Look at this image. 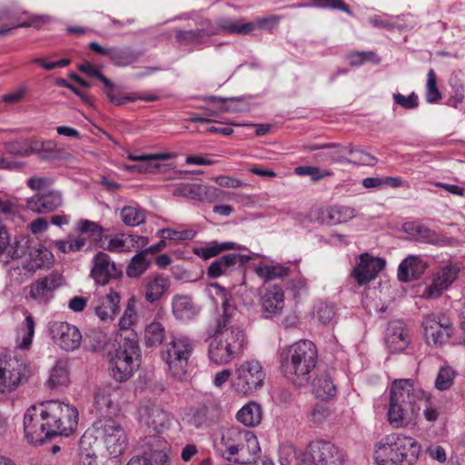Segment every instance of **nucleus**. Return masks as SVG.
<instances>
[{
	"instance_id": "41",
	"label": "nucleus",
	"mask_w": 465,
	"mask_h": 465,
	"mask_svg": "<svg viewBox=\"0 0 465 465\" xmlns=\"http://www.w3.org/2000/svg\"><path fill=\"white\" fill-rule=\"evenodd\" d=\"M218 34V30H189L178 31L176 33L177 40L184 45H201L203 44L211 35Z\"/></svg>"
},
{
	"instance_id": "22",
	"label": "nucleus",
	"mask_w": 465,
	"mask_h": 465,
	"mask_svg": "<svg viewBox=\"0 0 465 465\" xmlns=\"http://www.w3.org/2000/svg\"><path fill=\"white\" fill-rule=\"evenodd\" d=\"M120 302V294L111 290L108 293L96 297L92 302L91 309L100 321L111 322L119 311Z\"/></svg>"
},
{
	"instance_id": "13",
	"label": "nucleus",
	"mask_w": 465,
	"mask_h": 465,
	"mask_svg": "<svg viewBox=\"0 0 465 465\" xmlns=\"http://www.w3.org/2000/svg\"><path fill=\"white\" fill-rule=\"evenodd\" d=\"M305 465H344L345 456L341 450L329 441H312L307 446Z\"/></svg>"
},
{
	"instance_id": "6",
	"label": "nucleus",
	"mask_w": 465,
	"mask_h": 465,
	"mask_svg": "<svg viewBox=\"0 0 465 465\" xmlns=\"http://www.w3.org/2000/svg\"><path fill=\"white\" fill-rule=\"evenodd\" d=\"M101 440L113 457L121 455L127 445L123 426L112 417L96 419L92 427L81 437L82 447L92 445V439Z\"/></svg>"
},
{
	"instance_id": "55",
	"label": "nucleus",
	"mask_w": 465,
	"mask_h": 465,
	"mask_svg": "<svg viewBox=\"0 0 465 465\" xmlns=\"http://www.w3.org/2000/svg\"><path fill=\"white\" fill-rule=\"evenodd\" d=\"M335 309L332 304L319 302L314 307L313 316L322 324H329L335 317Z\"/></svg>"
},
{
	"instance_id": "25",
	"label": "nucleus",
	"mask_w": 465,
	"mask_h": 465,
	"mask_svg": "<svg viewBox=\"0 0 465 465\" xmlns=\"http://www.w3.org/2000/svg\"><path fill=\"white\" fill-rule=\"evenodd\" d=\"M60 285H62V278L56 274H50L30 285L29 296L38 302H46Z\"/></svg>"
},
{
	"instance_id": "16",
	"label": "nucleus",
	"mask_w": 465,
	"mask_h": 465,
	"mask_svg": "<svg viewBox=\"0 0 465 465\" xmlns=\"http://www.w3.org/2000/svg\"><path fill=\"white\" fill-rule=\"evenodd\" d=\"M138 422L149 432L161 433L169 428L170 415L160 406L148 402L140 407Z\"/></svg>"
},
{
	"instance_id": "58",
	"label": "nucleus",
	"mask_w": 465,
	"mask_h": 465,
	"mask_svg": "<svg viewBox=\"0 0 465 465\" xmlns=\"http://www.w3.org/2000/svg\"><path fill=\"white\" fill-rule=\"evenodd\" d=\"M210 101L221 102L222 105L220 106V110L222 112L239 113L243 110L242 99L239 97L221 98L211 96Z\"/></svg>"
},
{
	"instance_id": "9",
	"label": "nucleus",
	"mask_w": 465,
	"mask_h": 465,
	"mask_svg": "<svg viewBox=\"0 0 465 465\" xmlns=\"http://www.w3.org/2000/svg\"><path fill=\"white\" fill-rule=\"evenodd\" d=\"M46 401L30 406L24 415L25 437L30 444H42L53 437Z\"/></svg>"
},
{
	"instance_id": "56",
	"label": "nucleus",
	"mask_w": 465,
	"mask_h": 465,
	"mask_svg": "<svg viewBox=\"0 0 465 465\" xmlns=\"http://www.w3.org/2000/svg\"><path fill=\"white\" fill-rule=\"evenodd\" d=\"M455 375L456 372L452 368L441 367L435 379V387L439 391L448 390L452 385Z\"/></svg>"
},
{
	"instance_id": "29",
	"label": "nucleus",
	"mask_w": 465,
	"mask_h": 465,
	"mask_svg": "<svg viewBox=\"0 0 465 465\" xmlns=\"http://www.w3.org/2000/svg\"><path fill=\"white\" fill-rule=\"evenodd\" d=\"M172 312L179 321H190L200 312V307L187 295L175 294L172 299Z\"/></svg>"
},
{
	"instance_id": "15",
	"label": "nucleus",
	"mask_w": 465,
	"mask_h": 465,
	"mask_svg": "<svg viewBox=\"0 0 465 465\" xmlns=\"http://www.w3.org/2000/svg\"><path fill=\"white\" fill-rule=\"evenodd\" d=\"M48 331L54 342L64 351H75L81 344V331L76 326L66 322H52Z\"/></svg>"
},
{
	"instance_id": "54",
	"label": "nucleus",
	"mask_w": 465,
	"mask_h": 465,
	"mask_svg": "<svg viewBox=\"0 0 465 465\" xmlns=\"http://www.w3.org/2000/svg\"><path fill=\"white\" fill-rule=\"evenodd\" d=\"M312 3L298 4V7H318V8H331L341 10L344 13L352 15L351 11L343 0H311Z\"/></svg>"
},
{
	"instance_id": "35",
	"label": "nucleus",
	"mask_w": 465,
	"mask_h": 465,
	"mask_svg": "<svg viewBox=\"0 0 465 465\" xmlns=\"http://www.w3.org/2000/svg\"><path fill=\"white\" fill-rule=\"evenodd\" d=\"M237 420L247 427H254L261 423L262 411L261 406L251 401L242 406L236 414Z\"/></svg>"
},
{
	"instance_id": "24",
	"label": "nucleus",
	"mask_w": 465,
	"mask_h": 465,
	"mask_svg": "<svg viewBox=\"0 0 465 465\" xmlns=\"http://www.w3.org/2000/svg\"><path fill=\"white\" fill-rule=\"evenodd\" d=\"M63 195L59 191L51 190L38 193L26 200V207L35 213H49L63 205Z\"/></svg>"
},
{
	"instance_id": "23",
	"label": "nucleus",
	"mask_w": 465,
	"mask_h": 465,
	"mask_svg": "<svg viewBox=\"0 0 465 465\" xmlns=\"http://www.w3.org/2000/svg\"><path fill=\"white\" fill-rule=\"evenodd\" d=\"M459 272L456 265H447L439 270L432 277L431 283L425 288L422 297L427 299L438 298L455 281Z\"/></svg>"
},
{
	"instance_id": "34",
	"label": "nucleus",
	"mask_w": 465,
	"mask_h": 465,
	"mask_svg": "<svg viewBox=\"0 0 465 465\" xmlns=\"http://www.w3.org/2000/svg\"><path fill=\"white\" fill-rule=\"evenodd\" d=\"M69 383V363L67 360L60 359L55 361L50 371L47 385L51 389L66 386Z\"/></svg>"
},
{
	"instance_id": "42",
	"label": "nucleus",
	"mask_w": 465,
	"mask_h": 465,
	"mask_svg": "<svg viewBox=\"0 0 465 465\" xmlns=\"http://www.w3.org/2000/svg\"><path fill=\"white\" fill-rule=\"evenodd\" d=\"M135 239L141 240L142 242L147 243V238L134 235H116L108 241L105 249L112 252H123L130 251L129 242H136Z\"/></svg>"
},
{
	"instance_id": "36",
	"label": "nucleus",
	"mask_w": 465,
	"mask_h": 465,
	"mask_svg": "<svg viewBox=\"0 0 465 465\" xmlns=\"http://www.w3.org/2000/svg\"><path fill=\"white\" fill-rule=\"evenodd\" d=\"M307 456V448L298 452L292 444H282L279 450L281 465H305L303 460H308Z\"/></svg>"
},
{
	"instance_id": "21",
	"label": "nucleus",
	"mask_w": 465,
	"mask_h": 465,
	"mask_svg": "<svg viewBox=\"0 0 465 465\" xmlns=\"http://www.w3.org/2000/svg\"><path fill=\"white\" fill-rule=\"evenodd\" d=\"M255 256H257V254L251 252L247 253H229L223 255L211 263L207 273L211 278H217L223 274H228L232 272L237 265L243 266Z\"/></svg>"
},
{
	"instance_id": "64",
	"label": "nucleus",
	"mask_w": 465,
	"mask_h": 465,
	"mask_svg": "<svg viewBox=\"0 0 465 465\" xmlns=\"http://www.w3.org/2000/svg\"><path fill=\"white\" fill-rule=\"evenodd\" d=\"M79 465H99L97 456L92 450L91 445L82 447V444L80 443Z\"/></svg>"
},
{
	"instance_id": "17",
	"label": "nucleus",
	"mask_w": 465,
	"mask_h": 465,
	"mask_svg": "<svg viewBox=\"0 0 465 465\" xmlns=\"http://www.w3.org/2000/svg\"><path fill=\"white\" fill-rule=\"evenodd\" d=\"M386 262L380 257H374L368 252L358 256L356 265L353 267L351 277L362 286L374 280L379 272L385 267Z\"/></svg>"
},
{
	"instance_id": "61",
	"label": "nucleus",
	"mask_w": 465,
	"mask_h": 465,
	"mask_svg": "<svg viewBox=\"0 0 465 465\" xmlns=\"http://www.w3.org/2000/svg\"><path fill=\"white\" fill-rule=\"evenodd\" d=\"M78 69L89 77H95L99 79L108 88L112 89L114 86L111 80L106 78L93 64L89 62H84L79 64Z\"/></svg>"
},
{
	"instance_id": "26",
	"label": "nucleus",
	"mask_w": 465,
	"mask_h": 465,
	"mask_svg": "<svg viewBox=\"0 0 465 465\" xmlns=\"http://www.w3.org/2000/svg\"><path fill=\"white\" fill-rule=\"evenodd\" d=\"M216 192L217 189L213 186L184 183L173 189V195L183 196L199 202H211L216 196Z\"/></svg>"
},
{
	"instance_id": "27",
	"label": "nucleus",
	"mask_w": 465,
	"mask_h": 465,
	"mask_svg": "<svg viewBox=\"0 0 465 465\" xmlns=\"http://www.w3.org/2000/svg\"><path fill=\"white\" fill-rule=\"evenodd\" d=\"M385 342L391 352H401L407 348L410 341L405 330V324L402 322L392 321L389 323Z\"/></svg>"
},
{
	"instance_id": "31",
	"label": "nucleus",
	"mask_w": 465,
	"mask_h": 465,
	"mask_svg": "<svg viewBox=\"0 0 465 465\" xmlns=\"http://www.w3.org/2000/svg\"><path fill=\"white\" fill-rule=\"evenodd\" d=\"M54 262V255L50 250L41 243L33 245L29 251V258L25 266L26 270L35 272L49 268Z\"/></svg>"
},
{
	"instance_id": "5",
	"label": "nucleus",
	"mask_w": 465,
	"mask_h": 465,
	"mask_svg": "<svg viewBox=\"0 0 465 465\" xmlns=\"http://www.w3.org/2000/svg\"><path fill=\"white\" fill-rule=\"evenodd\" d=\"M221 444L223 456L229 461L250 464L260 450L256 435L248 430L232 427L223 430Z\"/></svg>"
},
{
	"instance_id": "43",
	"label": "nucleus",
	"mask_w": 465,
	"mask_h": 465,
	"mask_svg": "<svg viewBox=\"0 0 465 465\" xmlns=\"http://www.w3.org/2000/svg\"><path fill=\"white\" fill-rule=\"evenodd\" d=\"M137 301L134 297L128 299L123 315L119 319L118 327L121 331L131 330L138 322L139 316L136 311Z\"/></svg>"
},
{
	"instance_id": "57",
	"label": "nucleus",
	"mask_w": 465,
	"mask_h": 465,
	"mask_svg": "<svg viewBox=\"0 0 465 465\" xmlns=\"http://www.w3.org/2000/svg\"><path fill=\"white\" fill-rule=\"evenodd\" d=\"M441 99V94L437 87V78L434 71L430 69L427 74L426 101L429 104L437 103Z\"/></svg>"
},
{
	"instance_id": "38",
	"label": "nucleus",
	"mask_w": 465,
	"mask_h": 465,
	"mask_svg": "<svg viewBox=\"0 0 465 465\" xmlns=\"http://www.w3.org/2000/svg\"><path fill=\"white\" fill-rule=\"evenodd\" d=\"M254 27L252 23L232 18H222L218 22V29L227 34L248 35L254 30Z\"/></svg>"
},
{
	"instance_id": "2",
	"label": "nucleus",
	"mask_w": 465,
	"mask_h": 465,
	"mask_svg": "<svg viewBox=\"0 0 465 465\" xmlns=\"http://www.w3.org/2000/svg\"><path fill=\"white\" fill-rule=\"evenodd\" d=\"M426 402L425 391L416 387L411 380L394 381L391 387V402L387 412L389 423L396 429L413 425L421 404Z\"/></svg>"
},
{
	"instance_id": "33",
	"label": "nucleus",
	"mask_w": 465,
	"mask_h": 465,
	"mask_svg": "<svg viewBox=\"0 0 465 465\" xmlns=\"http://www.w3.org/2000/svg\"><path fill=\"white\" fill-rule=\"evenodd\" d=\"M312 392L316 398L322 401L334 397L337 388L332 377L327 371L319 372L312 381Z\"/></svg>"
},
{
	"instance_id": "39",
	"label": "nucleus",
	"mask_w": 465,
	"mask_h": 465,
	"mask_svg": "<svg viewBox=\"0 0 465 465\" xmlns=\"http://www.w3.org/2000/svg\"><path fill=\"white\" fill-rule=\"evenodd\" d=\"M165 334V328L161 322H152L144 328V343L147 347H157L163 343Z\"/></svg>"
},
{
	"instance_id": "53",
	"label": "nucleus",
	"mask_w": 465,
	"mask_h": 465,
	"mask_svg": "<svg viewBox=\"0 0 465 465\" xmlns=\"http://www.w3.org/2000/svg\"><path fill=\"white\" fill-rule=\"evenodd\" d=\"M158 234L163 240H171L175 242H182L193 239L196 235V231L193 229L177 231L174 229L167 228L160 230Z\"/></svg>"
},
{
	"instance_id": "11",
	"label": "nucleus",
	"mask_w": 465,
	"mask_h": 465,
	"mask_svg": "<svg viewBox=\"0 0 465 465\" xmlns=\"http://www.w3.org/2000/svg\"><path fill=\"white\" fill-rule=\"evenodd\" d=\"M52 435L68 437L74 433L78 425V411L74 405L58 401H47Z\"/></svg>"
},
{
	"instance_id": "49",
	"label": "nucleus",
	"mask_w": 465,
	"mask_h": 465,
	"mask_svg": "<svg viewBox=\"0 0 465 465\" xmlns=\"http://www.w3.org/2000/svg\"><path fill=\"white\" fill-rule=\"evenodd\" d=\"M356 210L350 206L335 205L328 210V218L334 224L347 223L356 216Z\"/></svg>"
},
{
	"instance_id": "52",
	"label": "nucleus",
	"mask_w": 465,
	"mask_h": 465,
	"mask_svg": "<svg viewBox=\"0 0 465 465\" xmlns=\"http://www.w3.org/2000/svg\"><path fill=\"white\" fill-rule=\"evenodd\" d=\"M348 154L351 155V158L347 157V163H350L372 166L377 162L376 158L371 153L361 148H355L351 144L348 145Z\"/></svg>"
},
{
	"instance_id": "47",
	"label": "nucleus",
	"mask_w": 465,
	"mask_h": 465,
	"mask_svg": "<svg viewBox=\"0 0 465 465\" xmlns=\"http://www.w3.org/2000/svg\"><path fill=\"white\" fill-rule=\"evenodd\" d=\"M403 230L422 242L429 243L438 242V235L436 232L421 224L406 223L403 224Z\"/></svg>"
},
{
	"instance_id": "12",
	"label": "nucleus",
	"mask_w": 465,
	"mask_h": 465,
	"mask_svg": "<svg viewBox=\"0 0 465 465\" xmlns=\"http://www.w3.org/2000/svg\"><path fill=\"white\" fill-rule=\"evenodd\" d=\"M29 376V366L23 360L12 356L0 359V393L15 391Z\"/></svg>"
},
{
	"instance_id": "40",
	"label": "nucleus",
	"mask_w": 465,
	"mask_h": 465,
	"mask_svg": "<svg viewBox=\"0 0 465 465\" xmlns=\"http://www.w3.org/2000/svg\"><path fill=\"white\" fill-rule=\"evenodd\" d=\"M328 149L329 151L324 154L327 160L332 163H347L348 145L342 146L337 143H323L313 145L311 150H322Z\"/></svg>"
},
{
	"instance_id": "32",
	"label": "nucleus",
	"mask_w": 465,
	"mask_h": 465,
	"mask_svg": "<svg viewBox=\"0 0 465 465\" xmlns=\"http://www.w3.org/2000/svg\"><path fill=\"white\" fill-rule=\"evenodd\" d=\"M262 306L266 317L280 313L284 307L283 291L276 285L270 287L262 298Z\"/></svg>"
},
{
	"instance_id": "59",
	"label": "nucleus",
	"mask_w": 465,
	"mask_h": 465,
	"mask_svg": "<svg viewBox=\"0 0 465 465\" xmlns=\"http://www.w3.org/2000/svg\"><path fill=\"white\" fill-rule=\"evenodd\" d=\"M294 173L299 176H311L312 180L314 182L332 174L331 172L328 170H321L316 166H299L294 169Z\"/></svg>"
},
{
	"instance_id": "63",
	"label": "nucleus",
	"mask_w": 465,
	"mask_h": 465,
	"mask_svg": "<svg viewBox=\"0 0 465 465\" xmlns=\"http://www.w3.org/2000/svg\"><path fill=\"white\" fill-rule=\"evenodd\" d=\"M54 183V179L49 176H31L26 180V185L33 191H43Z\"/></svg>"
},
{
	"instance_id": "1",
	"label": "nucleus",
	"mask_w": 465,
	"mask_h": 465,
	"mask_svg": "<svg viewBox=\"0 0 465 465\" xmlns=\"http://www.w3.org/2000/svg\"><path fill=\"white\" fill-rule=\"evenodd\" d=\"M210 292L215 302L221 304L222 312H219L211 327L212 340L209 343L208 357L215 365H226L243 353L248 344L247 335L244 330L235 323L237 309L232 298L228 297L227 291L218 284H213Z\"/></svg>"
},
{
	"instance_id": "10",
	"label": "nucleus",
	"mask_w": 465,
	"mask_h": 465,
	"mask_svg": "<svg viewBox=\"0 0 465 465\" xmlns=\"http://www.w3.org/2000/svg\"><path fill=\"white\" fill-rule=\"evenodd\" d=\"M265 378L266 372L259 361L245 360L236 366L232 387L236 393L248 395L260 389Z\"/></svg>"
},
{
	"instance_id": "18",
	"label": "nucleus",
	"mask_w": 465,
	"mask_h": 465,
	"mask_svg": "<svg viewBox=\"0 0 465 465\" xmlns=\"http://www.w3.org/2000/svg\"><path fill=\"white\" fill-rule=\"evenodd\" d=\"M423 326L428 343L444 344L451 335L452 328L450 320L442 314H432L426 317Z\"/></svg>"
},
{
	"instance_id": "14",
	"label": "nucleus",
	"mask_w": 465,
	"mask_h": 465,
	"mask_svg": "<svg viewBox=\"0 0 465 465\" xmlns=\"http://www.w3.org/2000/svg\"><path fill=\"white\" fill-rule=\"evenodd\" d=\"M124 405V392L119 387L105 386L94 395L93 412L99 418L118 414Z\"/></svg>"
},
{
	"instance_id": "48",
	"label": "nucleus",
	"mask_w": 465,
	"mask_h": 465,
	"mask_svg": "<svg viewBox=\"0 0 465 465\" xmlns=\"http://www.w3.org/2000/svg\"><path fill=\"white\" fill-rule=\"evenodd\" d=\"M109 58L115 65L124 67L134 63L138 54L129 48L111 47Z\"/></svg>"
},
{
	"instance_id": "60",
	"label": "nucleus",
	"mask_w": 465,
	"mask_h": 465,
	"mask_svg": "<svg viewBox=\"0 0 465 465\" xmlns=\"http://www.w3.org/2000/svg\"><path fill=\"white\" fill-rule=\"evenodd\" d=\"M346 60L351 66H360L366 61H374L376 64L380 59L376 58L375 53L368 52H351L346 55Z\"/></svg>"
},
{
	"instance_id": "7",
	"label": "nucleus",
	"mask_w": 465,
	"mask_h": 465,
	"mask_svg": "<svg viewBox=\"0 0 465 465\" xmlns=\"http://www.w3.org/2000/svg\"><path fill=\"white\" fill-rule=\"evenodd\" d=\"M140 347L134 339H124V342L109 353V370L112 377L119 382L130 379L139 367Z\"/></svg>"
},
{
	"instance_id": "19",
	"label": "nucleus",
	"mask_w": 465,
	"mask_h": 465,
	"mask_svg": "<svg viewBox=\"0 0 465 465\" xmlns=\"http://www.w3.org/2000/svg\"><path fill=\"white\" fill-rule=\"evenodd\" d=\"M143 456L156 465H171V445L160 435L146 436L141 442Z\"/></svg>"
},
{
	"instance_id": "62",
	"label": "nucleus",
	"mask_w": 465,
	"mask_h": 465,
	"mask_svg": "<svg viewBox=\"0 0 465 465\" xmlns=\"http://www.w3.org/2000/svg\"><path fill=\"white\" fill-rule=\"evenodd\" d=\"M78 230L81 232L90 234V236L95 241L101 240L104 234V229L102 228V226L89 220L79 221Z\"/></svg>"
},
{
	"instance_id": "3",
	"label": "nucleus",
	"mask_w": 465,
	"mask_h": 465,
	"mask_svg": "<svg viewBox=\"0 0 465 465\" xmlns=\"http://www.w3.org/2000/svg\"><path fill=\"white\" fill-rule=\"evenodd\" d=\"M421 446L416 439L403 433L383 437L375 446L377 465H414L420 455Z\"/></svg>"
},
{
	"instance_id": "20",
	"label": "nucleus",
	"mask_w": 465,
	"mask_h": 465,
	"mask_svg": "<svg viewBox=\"0 0 465 465\" xmlns=\"http://www.w3.org/2000/svg\"><path fill=\"white\" fill-rule=\"evenodd\" d=\"M92 262L93 267L90 275L99 285H105L111 279L118 278L122 274L114 262L104 252H97Z\"/></svg>"
},
{
	"instance_id": "28",
	"label": "nucleus",
	"mask_w": 465,
	"mask_h": 465,
	"mask_svg": "<svg viewBox=\"0 0 465 465\" xmlns=\"http://www.w3.org/2000/svg\"><path fill=\"white\" fill-rule=\"evenodd\" d=\"M427 269V263L417 255L405 258L399 265L398 278L401 282H408L419 278Z\"/></svg>"
},
{
	"instance_id": "30",
	"label": "nucleus",
	"mask_w": 465,
	"mask_h": 465,
	"mask_svg": "<svg viewBox=\"0 0 465 465\" xmlns=\"http://www.w3.org/2000/svg\"><path fill=\"white\" fill-rule=\"evenodd\" d=\"M170 279L162 274L150 275L145 279L144 298L153 303L159 301L170 288Z\"/></svg>"
},
{
	"instance_id": "44",
	"label": "nucleus",
	"mask_w": 465,
	"mask_h": 465,
	"mask_svg": "<svg viewBox=\"0 0 465 465\" xmlns=\"http://www.w3.org/2000/svg\"><path fill=\"white\" fill-rule=\"evenodd\" d=\"M11 153L21 155V156H29L31 154H36L40 159L46 160L51 157L52 154V143H32L31 145L27 148L15 150L9 149Z\"/></svg>"
},
{
	"instance_id": "4",
	"label": "nucleus",
	"mask_w": 465,
	"mask_h": 465,
	"mask_svg": "<svg viewBox=\"0 0 465 465\" xmlns=\"http://www.w3.org/2000/svg\"><path fill=\"white\" fill-rule=\"evenodd\" d=\"M317 357L315 344L309 340H301L281 350L280 362L284 373L294 383L302 385L314 369Z\"/></svg>"
},
{
	"instance_id": "8",
	"label": "nucleus",
	"mask_w": 465,
	"mask_h": 465,
	"mask_svg": "<svg viewBox=\"0 0 465 465\" xmlns=\"http://www.w3.org/2000/svg\"><path fill=\"white\" fill-rule=\"evenodd\" d=\"M194 350L193 341L185 335L173 336L163 345L162 358L167 364L171 375L183 380L188 370V361Z\"/></svg>"
},
{
	"instance_id": "37",
	"label": "nucleus",
	"mask_w": 465,
	"mask_h": 465,
	"mask_svg": "<svg viewBox=\"0 0 465 465\" xmlns=\"http://www.w3.org/2000/svg\"><path fill=\"white\" fill-rule=\"evenodd\" d=\"M234 249L246 250V248L240 246L236 242H225L223 243L213 242L210 245L204 247L195 248L194 253L204 260H208L212 257L218 255L223 251Z\"/></svg>"
},
{
	"instance_id": "50",
	"label": "nucleus",
	"mask_w": 465,
	"mask_h": 465,
	"mask_svg": "<svg viewBox=\"0 0 465 465\" xmlns=\"http://www.w3.org/2000/svg\"><path fill=\"white\" fill-rule=\"evenodd\" d=\"M145 256V252H141L131 259L126 268V275L129 278H138L147 271L150 262Z\"/></svg>"
},
{
	"instance_id": "45",
	"label": "nucleus",
	"mask_w": 465,
	"mask_h": 465,
	"mask_svg": "<svg viewBox=\"0 0 465 465\" xmlns=\"http://www.w3.org/2000/svg\"><path fill=\"white\" fill-rule=\"evenodd\" d=\"M35 335V322L30 314L25 316L20 334L16 339V347L21 350H28L31 347Z\"/></svg>"
},
{
	"instance_id": "46",
	"label": "nucleus",
	"mask_w": 465,
	"mask_h": 465,
	"mask_svg": "<svg viewBox=\"0 0 465 465\" xmlns=\"http://www.w3.org/2000/svg\"><path fill=\"white\" fill-rule=\"evenodd\" d=\"M256 274L264 281L282 278L289 273V268L282 264H260L255 269Z\"/></svg>"
},
{
	"instance_id": "51",
	"label": "nucleus",
	"mask_w": 465,
	"mask_h": 465,
	"mask_svg": "<svg viewBox=\"0 0 465 465\" xmlns=\"http://www.w3.org/2000/svg\"><path fill=\"white\" fill-rule=\"evenodd\" d=\"M123 223L128 226H137L145 219L144 212L138 206H124L120 213Z\"/></svg>"
}]
</instances>
